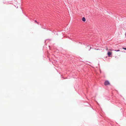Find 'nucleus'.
I'll return each mask as SVG.
<instances>
[{"label": "nucleus", "instance_id": "obj_1", "mask_svg": "<svg viewBox=\"0 0 126 126\" xmlns=\"http://www.w3.org/2000/svg\"><path fill=\"white\" fill-rule=\"evenodd\" d=\"M110 83L109 82L108 80H106L104 83V84L105 85H110Z\"/></svg>", "mask_w": 126, "mask_h": 126}, {"label": "nucleus", "instance_id": "obj_8", "mask_svg": "<svg viewBox=\"0 0 126 126\" xmlns=\"http://www.w3.org/2000/svg\"><path fill=\"white\" fill-rule=\"evenodd\" d=\"M41 27L43 29H45V28H44V27Z\"/></svg>", "mask_w": 126, "mask_h": 126}, {"label": "nucleus", "instance_id": "obj_10", "mask_svg": "<svg viewBox=\"0 0 126 126\" xmlns=\"http://www.w3.org/2000/svg\"><path fill=\"white\" fill-rule=\"evenodd\" d=\"M91 48V47H90V49Z\"/></svg>", "mask_w": 126, "mask_h": 126}, {"label": "nucleus", "instance_id": "obj_2", "mask_svg": "<svg viewBox=\"0 0 126 126\" xmlns=\"http://www.w3.org/2000/svg\"><path fill=\"white\" fill-rule=\"evenodd\" d=\"M111 52H109L108 53V55L109 56H110V55H111Z\"/></svg>", "mask_w": 126, "mask_h": 126}, {"label": "nucleus", "instance_id": "obj_6", "mask_svg": "<svg viewBox=\"0 0 126 126\" xmlns=\"http://www.w3.org/2000/svg\"><path fill=\"white\" fill-rule=\"evenodd\" d=\"M123 49H124V50H126V47L125 48V47H123Z\"/></svg>", "mask_w": 126, "mask_h": 126}, {"label": "nucleus", "instance_id": "obj_4", "mask_svg": "<svg viewBox=\"0 0 126 126\" xmlns=\"http://www.w3.org/2000/svg\"><path fill=\"white\" fill-rule=\"evenodd\" d=\"M3 1L4 3H5L6 2H8V0H3Z\"/></svg>", "mask_w": 126, "mask_h": 126}, {"label": "nucleus", "instance_id": "obj_5", "mask_svg": "<svg viewBox=\"0 0 126 126\" xmlns=\"http://www.w3.org/2000/svg\"><path fill=\"white\" fill-rule=\"evenodd\" d=\"M114 51H116L118 52V51H120V50L119 49H118V50H114Z\"/></svg>", "mask_w": 126, "mask_h": 126}, {"label": "nucleus", "instance_id": "obj_3", "mask_svg": "<svg viewBox=\"0 0 126 126\" xmlns=\"http://www.w3.org/2000/svg\"><path fill=\"white\" fill-rule=\"evenodd\" d=\"M82 20L83 21L85 22L86 21V19L84 17H83L82 18Z\"/></svg>", "mask_w": 126, "mask_h": 126}, {"label": "nucleus", "instance_id": "obj_9", "mask_svg": "<svg viewBox=\"0 0 126 126\" xmlns=\"http://www.w3.org/2000/svg\"><path fill=\"white\" fill-rule=\"evenodd\" d=\"M37 23L38 24H39V23L38 22H37Z\"/></svg>", "mask_w": 126, "mask_h": 126}, {"label": "nucleus", "instance_id": "obj_7", "mask_svg": "<svg viewBox=\"0 0 126 126\" xmlns=\"http://www.w3.org/2000/svg\"><path fill=\"white\" fill-rule=\"evenodd\" d=\"M35 22H36V23H37V22L36 21V20H35L34 21Z\"/></svg>", "mask_w": 126, "mask_h": 126}]
</instances>
